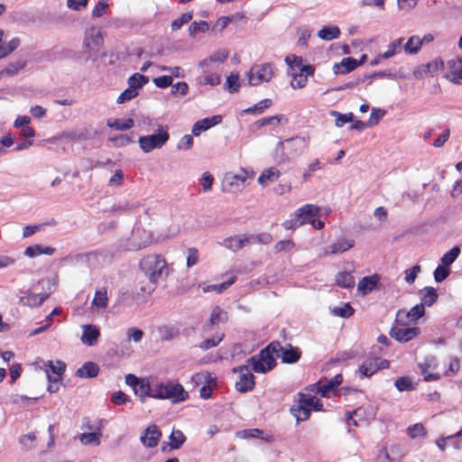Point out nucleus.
Instances as JSON below:
<instances>
[{"mask_svg": "<svg viewBox=\"0 0 462 462\" xmlns=\"http://www.w3.org/2000/svg\"><path fill=\"white\" fill-rule=\"evenodd\" d=\"M221 117H206L198 121L192 127L191 133L194 136H199L201 133L210 129L211 127L218 125Z\"/></svg>", "mask_w": 462, "mask_h": 462, "instance_id": "393cba45", "label": "nucleus"}, {"mask_svg": "<svg viewBox=\"0 0 462 462\" xmlns=\"http://www.w3.org/2000/svg\"><path fill=\"white\" fill-rule=\"evenodd\" d=\"M341 383L342 376L340 374H337L332 379L319 381L317 384L313 385V391L321 397H330L331 393H335L336 388Z\"/></svg>", "mask_w": 462, "mask_h": 462, "instance_id": "4468645a", "label": "nucleus"}, {"mask_svg": "<svg viewBox=\"0 0 462 462\" xmlns=\"http://www.w3.org/2000/svg\"><path fill=\"white\" fill-rule=\"evenodd\" d=\"M420 272V265H414L412 268L407 269L404 272V280L407 283L411 284L415 282L418 273Z\"/></svg>", "mask_w": 462, "mask_h": 462, "instance_id": "774afa93", "label": "nucleus"}, {"mask_svg": "<svg viewBox=\"0 0 462 462\" xmlns=\"http://www.w3.org/2000/svg\"><path fill=\"white\" fill-rule=\"evenodd\" d=\"M300 403H303L306 407H309V410L311 411H321L322 403L319 402V399L317 396H312L308 393L300 394Z\"/></svg>", "mask_w": 462, "mask_h": 462, "instance_id": "c9c22d12", "label": "nucleus"}, {"mask_svg": "<svg viewBox=\"0 0 462 462\" xmlns=\"http://www.w3.org/2000/svg\"><path fill=\"white\" fill-rule=\"evenodd\" d=\"M169 140L167 129L160 127L156 134L141 136L138 140L143 152H150L161 148Z\"/></svg>", "mask_w": 462, "mask_h": 462, "instance_id": "423d86ee", "label": "nucleus"}, {"mask_svg": "<svg viewBox=\"0 0 462 462\" xmlns=\"http://www.w3.org/2000/svg\"><path fill=\"white\" fill-rule=\"evenodd\" d=\"M238 436L243 439L257 438V439H265L267 441L271 440L270 436L264 437L263 431L258 429H250V430L239 431Z\"/></svg>", "mask_w": 462, "mask_h": 462, "instance_id": "864d4df0", "label": "nucleus"}, {"mask_svg": "<svg viewBox=\"0 0 462 462\" xmlns=\"http://www.w3.org/2000/svg\"><path fill=\"white\" fill-rule=\"evenodd\" d=\"M149 82V78L140 73L133 74L127 80L128 87L138 92L145 84Z\"/></svg>", "mask_w": 462, "mask_h": 462, "instance_id": "58836bf2", "label": "nucleus"}, {"mask_svg": "<svg viewBox=\"0 0 462 462\" xmlns=\"http://www.w3.org/2000/svg\"><path fill=\"white\" fill-rule=\"evenodd\" d=\"M459 254L460 248L458 246H454L451 250H449L441 257V263L445 266L452 264L458 257Z\"/></svg>", "mask_w": 462, "mask_h": 462, "instance_id": "6e6d98bb", "label": "nucleus"}, {"mask_svg": "<svg viewBox=\"0 0 462 462\" xmlns=\"http://www.w3.org/2000/svg\"><path fill=\"white\" fill-rule=\"evenodd\" d=\"M236 281V277L232 276L227 282L219 283V284H200L199 287L201 288L202 291L204 293L208 292H217L221 293L225 290H226L230 285H232Z\"/></svg>", "mask_w": 462, "mask_h": 462, "instance_id": "473e14b6", "label": "nucleus"}, {"mask_svg": "<svg viewBox=\"0 0 462 462\" xmlns=\"http://www.w3.org/2000/svg\"><path fill=\"white\" fill-rule=\"evenodd\" d=\"M213 183H214L213 175L208 171L203 172L201 179H200V184L202 186L203 192H209L212 189Z\"/></svg>", "mask_w": 462, "mask_h": 462, "instance_id": "680f3d73", "label": "nucleus"}, {"mask_svg": "<svg viewBox=\"0 0 462 462\" xmlns=\"http://www.w3.org/2000/svg\"><path fill=\"white\" fill-rule=\"evenodd\" d=\"M172 81L171 76L167 75L160 76L152 79L153 84L158 88H166L172 85Z\"/></svg>", "mask_w": 462, "mask_h": 462, "instance_id": "69168bd1", "label": "nucleus"}, {"mask_svg": "<svg viewBox=\"0 0 462 462\" xmlns=\"http://www.w3.org/2000/svg\"><path fill=\"white\" fill-rule=\"evenodd\" d=\"M273 102L270 98H264L255 105L249 106L245 109H243L244 113H256L261 114L264 112V110L272 106Z\"/></svg>", "mask_w": 462, "mask_h": 462, "instance_id": "09e8293b", "label": "nucleus"}, {"mask_svg": "<svg viewBox=\"0 0 462 462\" xmlns=\"http://www.w3.org/2000/svg\"><path fill=\"white\" fill-rule=\"evenodd\" d=\"M82 336L81 342L87 346H94L97 344V339L100 336V331L98 328L95 325H82Z\"/></svg>", "mask_w": 462, "mask_h": 462, "instance_id": "412c9836", "label": "nucleus"}, {"mask_svg": "<svg viewBox=\"0 0 462 462\" xmlns=\"http://www.w3.org/2000/svg\"><path fill=\"white\" fill-rule=\"evenodd\" d=\"M337 285L344 288H351L355 285V279L350 273L341 272L336 276Z\"/></svg>", "mask_w": 462, "mask_h": 462, "instance_id": "49530a36", "label": "nucleus"}, {"mask_svg": "<svg viewBox=\"0 0 462 462\" xmlns=\"http://www.w3.org/2000/svg\"><path fill=\"white\" fill-rule=\"evenodd\" d=\"M276 345H269L259 355L246 361V365L255 373L265 374L275 366V356L272 351Z\"/></svg>", "mask_w": 462, "mask_h": 462, "instance_id": "20e7f679", "label": "nucleus"}, {"mask_svg": "<svg viewBox=\"0 0 462 462\" xmlns=\"http://www.w3.org/2000/svg\"><path fill=\"white\" fill-rule=\"evenodd\" d=\"M437 359L433 356L428 357L425 361L420 365V373L427 382L437 381L440 378L437 369Z\"/></svg>", "mask_w": 462, "mask_h": 462, "instance_id": "f3484780", "label": "nucleus"}, {"mask_svg": "<svg viewBox=\"0 0 462 462\" xmlns=\"http://www.w3.org/2000/svg\"><path fill=\"white\" fill-rule=\"evenodd\" d=\"M306 143L303 138H293L279 143L278 149L282 152L283 160L301 154Z\"/></svg>", "mask_w": 462, "mask_h": 462, "instance_id": "f8f14e48", "label": "nucleus"}, {"mask_svg": "<svg viewBox=\"0 0 462 462\" xmlns=\"http://www.w3.org/2000/svg\"><path fill=\"white\" fill-rule=\"evenodd\" d=\"M156 242L148 231L137 228L132 234L129 250H141Z\"/></svg>", "mask_w": 462, "mask_h": 462, "instance_id": "ddd939ff", "label": "nucleus"}, {"mask_svg": "<svg viewBox=\"0 0 462 462\" xmlns=\"http://www.w3.org/2000/svg\"><path fill=\"white\" fill-rule=\"evenodd\" d=\"M162 433L155 425H150L141 435V441L147 448H154L158 445Z\"/></svg>", "mask_w": 462, "mask_h": 462, "instance_id": "6ab92c4d", "label": "nucleus"}, {"mask_svg": "<svg viewBox=\"0 0 462 462\" xmlns=\"http://www.w3.org/2000/svg\"><path fill=\"white\" fill-rule=\"evenodd\" d=\"M291 413L297 421H304L310 418V411L299 401V404L291 408Z\"/></svg>", "mask_w": 462, "mask_h": 462, "instance_id": "a18cd8bd", "label": "nucleus"}, {"mask_svg": "<svg viewBox=\"0 0 462 462\" xmlns=\"http://www.w3.org/2000/svg\"><path fill=\"white\" fill-rule=\"evenodd\" d=\"M193 145V137L190 134H185L177 143V149L180 151H188Z\"/></svg>", "mask_w": 462, "mask_h": 462, "instance_id": "338daca9", "label": "nucleus"}, {"mask_svg": "<svg viewBox=\"0 0 462 462\" xmlns=\"http://www.w3.org/2000/svg\"><path fill=\"white\" fill-rule=\"evenodd\" d=\"M340 30L337 26H324L318 32V37L323 41H332L339 38Z\"/></svg>", "mask_w": 462, "mask_h": 462, "instance_id": "72a5a7b5", "label": "nucleus"}, {"mask_svg": "<svg viewBox=\"0 0 462 462\" xmlns=\"http://www.w3.org/2000/svg\"><path fill=\"white\" fill-rule=\"evenodd\" d=\"M355 245L352 239H341L329 245L324 252L325 255L342 254L348 251Z\"/></svg>", "mask_w": 462, "mask_h": 462, "instance_id": "5701e85b", "label": "nucleus"}, {"mask_svg": "<svg viewBox=\"0 0 462 462\" xmlns=\"http://www.w3.org/2000/svg\"><path fill=\"white\" fill-rule=\"evenodd\" d=\"M26 66L25 60H17L9 63L5 69L0 70V76L12 77L16 75L20 70L23 69Z\"/></svg>", "mask_w": 462, "mask_h": 462, "instance_id": "e433bc0d", "label": "nucleus"}, {"mask_svg": "<svg viewBox=\"0 0 462 462\" xmlns=\"http://www.w3.org/2000/svg\"><path fill=\"white\" fill-rule=\"evenodd\" d=\"M247 178L248 172L245 169H241L237 173L226 172L223 178V184L230 192H239L244 189Z\"/></svg>", "mask_w": 462, "mask_h": 462, "instance_id": "9b49d317", "label": "nucleus"}, {"mask_svg": "<svg viewBox=\"0 0 462 462\" xmlns=\"http://www.w3.org/2000/svg\"><path fill=\"white\" fill-rule=\"evenodd\" d=\"M358 66H360V62H357L356 59L346 57L342 59L340 62L333 65V72L336 75H346L355 70Z\"/></svg>", "mask_w": 462, "mask_h": 462, "instance_id": "aec40b11", "label": "nucleus"}, {"mask_svg": "<svg viewBox=\"0 0 462 462\" xmlns=\"http://www.w3.org/2000/svg\"><path fill=\"white\" fill-rule=\"evenodd\" d=\"M55 252V249L50 246H42L40 245H34L28 246L24 250V255L30 258L37 257L41 254L52 255Z\"/></svg>", "mask_w": 462, "mask_h": 462, "instance_id": "2f4dec72", "label": "nucleus"}, {"mask_svg": "<svg viewBox=\"0 0 462 462\" xmlns=\"http://www.w3.org/2000/svg\"><path fill=\"white\" fill-rule=\"evenodd\" d=\"M143 330L136 328H130L126 331V339L127 341H134V343H139L142 341L143 337Z\"/></svg>", "mask_w": 462, "mask_h": 462, "instance_id": "0e129e2a", "label": "nucleus"}, {"mask_svg": "<svg viewBox=\"0 0 462 462\" xmlns=\"http://www.w3.org/2000/svg\"><path fill=\"white\" fill-rule=\"evenodd\" d=\"M193 380L195 383H205L206 385L202 386L200 389V397L203 399H208L212 394V389L217 384V379L216 377L208 373V372H202L195 374L193 376Z\"/></svg>", "mask_w": 462, "mask_h": 462, "instance_id": "dca6fc26", "label": "nucleus"}, {"mask_svg": "<svg viewBox=\"0 0 462 462\" xmlns=\"http://www.w3.org/2000/svg\"><path fill=\"white\" fill-rule=\"evenodd\" d=\"M332 313L336 316L342 318H348L353 315L354 309L348 303H344L340 306L334 307Z\"/></svg>", "mask_w": 462, "mask_h": 462, "instance_id": "4d7b16f0", "label": "nucleus"}, {"mask_svg": "<svg viewBox=\"0 0 462 462\" xmlns=\"http://www.w3.org/2000/svg\"><path fill=\"white\" fill-rule=\"evenodd\" d=\"M252 371L253 370L247 365L233 369L235 374H238V378L236 382V389L238 392L246 393L254 389L255 383Z\"/></svg>", "mask_w": 462, "mask_h": 462, "instance_id": "6e6552de", "label": "nucleus"}, {"mask_svg": "<svg viewBox=\"0 0 462 462\" xmlns=\"http://www.w3.org/2000/svg\"><path fill=\"white\" fill-rule=\"evenodd\" d=\"M270 345H276L274 349H272L275 359L280 357L285 363H294L300 358V352L298 348L292 347L291 345H287L286 346H282L280 343L274 342Z\"/></svg>", "mask_w": 462, "mask_h": 462, "instance_id": "2eb2a0df", "label": "nucleus"}, {"mask_svg": "<svg viewBox=\"0 0 462 462\" xmlns=\"http://www.w3.org/2000/svg\"><path fill=\"white\" fill-rule=\"evenodd\" d=\"M301 61H303V59L300 56L287 55L285 57V62L288 65V74L294 79L300 76L299 69L301 66Z\"/></svg>", "mask_w": 462, "mask_h": 462, "instance_id": "7c9ffc66", "label": "nucleus"}, {"mask_svg": "<svg viewBox=\"0 0 462 462\" xmlns=\"http://www.w3.org/2000/svg\"><path fill=\"white\" fill-rule=\"evenodd\" d=\"M320 211L321 208L317 205L305 204L297 208L293 216L282 223V226L287 230H291L310 224L317 230L322 229L324 222L317 218Z\"/></svg>", "mask_w": 462, "mask_h": 462, "instance_id": "f03ea898", "label": "nucleus"}, {"mask_svg": "<svg viewBox=\"0 0 462 462\" xmlns=\"http://www.w3.org/2000/svg\"><path fill=\"white\" fill-rule=\"evenodd\" d=\"M208 28V23L206 21L192 22L189 28V33L190 36H194L198 32H207Z\"/></svg>", "mask_w": 462, "mask_h": 462, "instance_id": "bf43d9fd", "label": "nucleus"}, {"mask_svg": "<svg viewBox=\"0 0 462 462\" xmlns=\"http://www.w3.org/2000/svg\"><path fill=\"white\" fill-rule=\"evenodd\" d=\"M139 268L148 281L154 285L165 280L170 274L166 259L158 254L143 256L139 262Z\"/></svg>", "mask_w": 462, "mask_h": 462, "instance_id": "f257e3e1", "label": "nucleus"}, {"mask_svg": "<svg viewBox=\"0 0 462 462\" xmlns=\"http://www.w3.org/2000/svg\"><path fill=\"white\" fill-rule=\"evenodd\" d=\"M189 394L183 386L178 383L167 382L163 383L162 400H170L172 403L184 402Z\"/></svg>", "mask_w": 462, "mask_h": 462, "instance_id": "9d476101", "label": "nucleus"}, {"mask_svg": "<svg viewBox=\"0 0 462 462\" xmlns=\"http://www.w3.org/2000/svg\"><path fill=\"white\" fill-rule=\"evenodd\" d=\"M99 367L93 362H87L76 371V375L80 378H94L98 374Z\"/></svg>", "mask_w": 462, "mask_h": 462, "instance_id": "c756f323", "label": "nucleus"}, {"mask_svg": "<svg viewBox=\"0 0 462 462\" xmlns=\"http://www.w3.org/2000/svg\"><path fill=\"white\" fill-rule=\"evenodd\" d=\"M449 72L447 78L455 84H462V57L448 61Z\"/></svg>", "mask_w": 462, "mask_h": 462, "instance_id": "b1692460", "label": "nucleus"}, {"mask_svg": "<svg viewBox=\"0 0 462 462\" xmlns=\"http://www.w3.org/2000/svg\"><path fill=\"white\" fill-rule=\"evenodd\" d=\"M398 312H402V319L406 321H416L420 318L423 317L425 313V307L423 304H417L413 308H411L409 311L399 310Z\"/></svg>", "mask_w": 462, "mask_h": 462, "instance_id": "f704fd0d", "label": "nucleus"}, {"mask_svg": "<svg viewBox=\"0 0 462 462\" xmlns=\"http://www.w3.org/2000/svg\"><path fill=\"white\" fill-rule=\"evenodd\" d=\"M438 299L437 291L432 287H427L423 291V295L421 296V302L420 304H423V307L425 306H431Z\"/></svg>", "mask_w": 462, "mask_h": 462, "instance_id": "de8ad7c7", "label": "nucleus"}, {"mask_svg": "<svg viewBox=\"0 0 462 462\" xmlns=\"http://www.w3.org/2000/svg\"><path fill=\"white\" fill-rule=\"evenodd\" d=\"M106 125L117 131H125L134 126V121L130 117H109Z\"/></svg>", "mask_w": 462, "mask_h": 462, "instance_id": "bb28decb", "label": "nucleus"}, {"mask_svg": "<svg viewBox=\"0 0 462 462\" xmlns=\"http://www.w3.org/2000/svg\"><path fill=\"white\" fill-rule=\"evenodd\" d=\"M191 19H192V14H190V13L182 14L180 18L172 21L171 30L172 31L180 30L184 24L188 23Z\"/></svg>", "mask_w": 462, "mask_h": 462, "instance_id": "e2e57ef3", "label": "nucleus"}, {"mask_svg": "<svg viewBox=\"0 0 462 462\" xmlns=\"http://www.w3.org/2000/svg\"><path fill=\"white\" fill-rule=\"evenodd\" d=\"M226 312L219 307H215L211 311L210 317L207 322V326L213 327L220 322L226 321Z\"/></svg>", "mask_w": 462, "mask_h": 462, "instance_id": "ea45409f", "label": "nucleus"}, {"mask_svg": "<svg viewBox=\"0 0 462 462\" xmlns=\"http://www.w3.org/2000/svg\"><path fill=\"white\" fill-rule=\"evenodd\" d=\"M47 298L45 294H36L27 291L26 294L20 298L19 303L23 306L36 307L41 305Z\"/></svg>", "mask_w": 462, "mask_h": 462, "instance_id": "c85d7f7f", "label": "nucleus"}, {"mask_svg": "<svg viewBox=\"0 0 462 462\" xmlns=\"http://www.w3.org/2000/svg\"><path fill=\"white\" fill-rule=\"evenodd\" d=\"M403 38H399L389 43L387 51L381 54V58L383 59H390L393 57L396 53L401 51L402 46Z\"/></svg>", "mask_w": 462, "mask_h": 462, "instance_id": "c03bdc74", "label": "nucleus"}, {"mask_svg": "<svg viewBox=\"0 0 462 462\" xmlns=\"http://www.w3.org/2000/svg\"><path fill=\"white\" fill-rule=\"evenodd\" d=\"M150 383H151V377L141 378V381L138 383V386L134 390V393L139 397V399L142 402H144L145 397L150 396V390H151Z\"/></svg>", "mask_w": 462, "mask_h": 462, "instance_id": "4c0bfd02", "label": "nucleus"}, {"mask_svg": "<svg viewBox=\"0 0 462 462\" xmlns=\"http://www.w3.org/2000/svg\"><path fill=\"white\" fill-rule=\"evenodd\" d=\"M48 380L47 390L50 393H57L62 382V376L66 370V365L60 360L47 361L40 367Z\"/></svg>", "mask_w": 462, "mask_h": 462, "instance_id": "7ed1b4c3", "label": "nucleus"}, {"mask_svg": "<svg viewBox=\"0 0 462 462\" xmlns=\"http://www.w3.org/2000/svg\"><path fill=\"white\" fill-rule=\"evenodd\" d=\"M247 243H248V240L246 238L241 237V236H235V237L229 238L226 241V246L233 251H236V250L244 247L245 245Z\"/></svg>", "mask_w": 462, "mask_h": 462, "instance_id": "052dcab7", "label": "nucleus"}, {"mask_svg": "<svg viewBox=\"0 0 462 462\" xmlns=\"http://www.w3.org/2000/svg\"><path fill=\"white\" fill-rule=\"evenodd\" d=\"M389 362L387 360H381L377 358H370L364 362L360 366L359 371L365 376H371L375 374L379 369L387 368Z\"/></svg>", "mask_w": 462, "mask_h": 462, "instance_id": "a211bd4d", "label": "nucleus"}, {"mask_svg": "<svg viewBox=\"0 0 462 462\" xmlns=\"http://www.w3.org/2000/svg\"><path fill=\"white\" fill-rule=\"evenodd\" d=\"M406 431L411 439L424 437L427 434L425 428L420 423L408 427Z\"/></svg>", "mask_w": 462, "mask_h": 462, "instance_id": "13d9d810", "label": "nucleus"}, {"mask_svg": "<svg viewBox=\"0 0 462 462\" xmlns=\"http://www.w3.org/2000/svg\"><path fill=\"white\" fill-rule=\"evenodd\" d=\"M421 48V42L420 37L413 35L411 36L403 46L404 51L407 54H417Z\"/></svg>", "mask_w": 462, "mask_h": 462, "instance_id": "37998d69", "label": "nucleus"}, {"mask_svg": "<svg viewBox=\"0 0 462 462\" xmlns=\"http://www.w3.org/2000/svg\"><path fill=\"white\" fill-rule=\"evenodd\" d=\"M185 439V436L181 430H174L171 431L170 435L169 445L171 446V448L177 449L180 448V446L184 443Z\"/></svg>", "mask_w": 462, "mask_h": 462, "instance_id": "3c124183", "label": "nucleus"}, {"mask_svg": "<svg viewBox=\"0 0 462 462\" xmlns=\"http://www.w3.org/2000/svg\"><path fill=\"white\" fill-rule=\"evenodd\" d=\"M273 76L271 63L254 65L248 73V82L251 86H257L263 82H269Z\"/></svg>", "mask_w": 462, "mask_h": 462, "instance_id": "1a4fd4ad", "label": "nucleus"}, {"mask_svg": "<svg viewBox=\"0 0 462 462\" xmlns=\"http://www.w3.org/2000/svg\"><path fill=\"white\" fill-rule=\"evenodd\" d=\"M108 303V297L106 290L100 289L96 291L94 299L92 300V307L97 309H105Z\"/></svg>", "mask_w": 462, "mask_h": 462, "instance_id": "79ce46f5", "label": "nucleus"}, {"mask_svg": "<svg viewBox=\"0 0 462 462\" xmlns=\"http://www.w3.org/2000/svg\"><path fill=\"white\" fill-rule=\"evenodd\" d=\"M380 117H369L367 120H360L358 117H337L335 125L346 127V130L364 131L379 124Z\"/></svg>", "mask_w": 462, "mask_h": 462, "instance_id": "0eeeda50", "label": "nucleus"}, {"mask_svg": "<svg viewBox=\"0 0 462 462\" xmlns=\"http://www.w3.org/2000/svg\"><path fill=\"white\" fill-rule=\"evenodd\" d=\"M402 314L397 313L395 325L392 328L390 336L400 343H406L416 338L420 334V329L416 326L407 327Z\"/></svg>", "mask_w": 462, "mask_h": 462, "instance_id": "39448f33", "label": "nucleus"}, {"mask_svg": "<svg viewBox=\"0 0 462 462\" xmlns=\"http://www.w3.org/2000/svg\"><path fill=\"white\" fill-rule=\"evenodd\" d=\"M379 280L380 276L378 274L365 276L358 282L357 291L361 294L366 295L373 291L377 287Z\"/></svg>", "mask_w": 462, "mask_h": 462, "instance_id": "4be33fe9", "label": "nucleus"}, {"mask_svg": "<svg viewBox=\"0 0 462 462\" xmlns=\"http://www.w3.org/2000/svg\"><path fill=\"white\" fill-rule=\"evenodd\" d=\"M163 383L162 382L158 381L157 379L151 377L150 383V398L162 400V394L163 391Z\"/></svg>", "mask_w": 462, "mask_h": 462, "instance_id": "8fccbe9b", "label": "nucleus"}, {"mask_svg": "<svg viewBox=\"0 0 462 462\" xmlns=\"http://www.w3.org/2000/svg\"><path fill=\"white\" fill-rule=\"evenodd\" d=\"M102 433L100 430L94 432H84L78 436L79 440L84 446L97 447L101 443Z\"/></svg>", "mask_w": 462, "mask_h": 462, "instance_id": "cd10ccee", "label": "nucleus"}, {"mask_svg": "<svg viewBox=\"0 0 462 462\" xmlns=\"http://www.w3.org/2000/svg\"><path fill=\"white\" fill-rule=\"evenodd\" d=\"M281 176V171L275 168L271 167L263 170L259 175L257 181L262 187H266L274 182Z\"/></svg>", "mask_w": 462, "mask_h": 462, "instance_id": "a878e982", "label": "nucleus"}, {"mask_svg": "<svg viewBox=\"0 0 462 462\" xmlns=\"http://www.w3.org/2000/svg\"><path fill=\"white\" fill-rule=\"evenodd\" d=\"M103 36L100 32L92 33L90 36L86 35L83 42L84 49L86 51L90 52L91 44L96 47H100L103 44Z\"/></svg>", "mask_w": 462, "mask_h": 462, "instance_id": "a19ab883", "label": "nucleus"}, {"mask_svg": "<svg viewBox=\"0 0 462 462\" xmlns=\"http://www.w3.org/2000/svg\"><path fill=\"white\" fill-rule=\"evenodd\" d=\"M226 88L230 93H236L238 91L240 88L239 76L236 73H231L227 78L225 83Z\"/></svg>", "mask_w": 462, "mask_h": 462, "instance_id": "5fc2aeb1", "label": "nucleus"}, {"mask_svg": "<svg viewBox=\"0 0 462 462\" xmlns=\"http://www.w3.org/2000/svg\"><path fill=\"white\" fill-rule=\"evenodd\" d=\"M394 385L400 392L411 391L415 388L412 378L409 376H402L398 378L395 381Z\"/></svg>", "mask_w": 462, "mask_h": 462, "instance_id": "603ef678", "label": "nucleus"}]
</instances>
